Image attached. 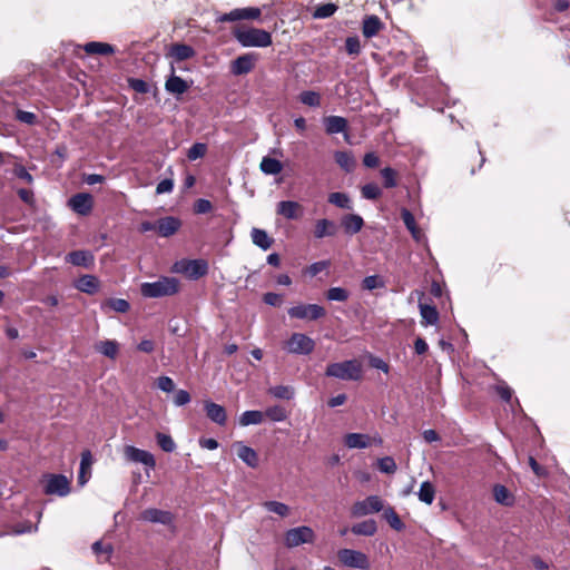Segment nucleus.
Instances as JSON below:
<instances>
[{"mask_svg":"<svg viewBox=\"0 0 570 570\" xmlns=\"http://www.w3.org/2000/svg\"><path fill=\"white\" fill-rule=\"evenodd\" d=\"M179 291V281L175 277L163 276L155 282H146L140 286L144 297L158 298L173 296Z\"/></svg>","mask_w":570,"mask_h":570,"instance_id":"f257e3e1","label":"nucleus"},{"mask_svg":"<svg viewBox=\"0 0 570 570\" xmlns=\"http://www.w3.org/2000/svg\"><path fill=\"white\" fill-rule=\"evenodd\" d=\"M325 375L343 381H358L362 377V365L357 360H347L327 365Z\"/></svg>","mask_w":570,"mask_h":570,"instance_id":"f03ea898","label":"nucleus"},{"mask_svg":"<svg viewBox=\"0 0 570 570\" xmlns=\"http://www.w3.org/2000/svg\"><path fill=\"white\" fill-rule=\"evenodd\" d=\"M235 39L244 47L265 48L272 45V36L268 31L257 28H243L234 32Z\"/></svg>","mask_w":570,"mask_h":570,"instance_id":"7ed1b4c3","label":"nucleus"},{"mask_svg":"<svg viewBox=\"0 0 570 570\" xmlns=\"http://www.w3.org/2000/svg\"><path fill=\"white\" fill-rule=\"evenodd\" d=\"M174 272L186 275L189 279L196 281L207 275L209 266L206 259H180L174 264Z\"/></svg>","mask_w":570,"mask_h":570,"instance_id":"20e7f679","label":"nucleus"},{"mask_svg":"<svg viewBox=\"0 0 570 570\" xmlns=\"http://www.w3.org/2000/svg\"><path fill=\"white\" fill-rule=\"evenodd\" d=\"M43 492L47 495L67 497L71 491L69 479L63 474L48 473L42 476Z\"/></svg>","mask_w":570,"mask_h":570,"instance_id":"39448f33","label":"nucleus"},{"mask_svg":"<svg viewBox=\"0 0 570 570\" xmlns=\"http://www.w3.org/2000/svg\"><path fill=\"white\" fill-rule=\"evenodd\" d=\"M291 318L317 321L326 315V311L318 304H298L287 311Z\"/></svg>","mask_w":570,"mask_h":570,"instance_id":"423d86ee","label":"nucleus"},{"mask_svg":"<svg viewBox=\"0 0 570 570\" xmlns=\"http://www.w3.org/2000/svg\"><path fill=\"white\" fill-rule=\"evenodd\" d=\"M315 533L312 528L301 525L286 531L284 542L287 548H295L304 543H312Z\"/></svg>","mask_w":570,"mask_h":570,"instance_id":"0eeeda50","label":"nucleus"},{"mask_svg":"<svg viewBox=\"0 0 570 570\" xmlns=\"http://www.w3.org/2000/svg\"><path fill=\"white\" fill-rule=\"evenodd\" d=\"M338 560L348 568L367 570L370 560L367 556L358 550L341 549L337 553Z\"/></svg>","mask_w":570,"mask_h":570,"instance_id":"6e6552de","label":"nucleus"},{"mask_svg":"<svg viewBox=\"0 0 570 570\" xmlns=\"http://www.w3.org/2000/svg\"><path fill=\"white\" fill-rule=\"evenodd\" d=\"M286 348L293 354L308 355L314 351L315 342L306 334L293 333L286 342Z\"/></svg>","mask_w":570,"mask_h":570,"instance_id":"1a4fd4ad","label":"nucleus"},{"mask_svg":"<svg viewBox=\"0 0 570 570\" xmlns=\"http://www.w3.org/2000/svg\"><path fill=\"white\" fill-rule=\"evenodd\" d=\"M124 456L129 462L142 464L147 471L154 470L156 466V460L153 453L134 445H126L124 448Z\"/></svg>","mask_w":570,"mask_h":570,"instance_id":"9d476101","label":"nucleus"},{"mask_svg":"<svg viewBox=\"0 0 570 570\" xmlns=\"http://www.w3.org/2000/svg\"><path fill=\"white\" fill-rule=\"evenodd\" d=\"M383 509V501L377 495H370L362 501H357L353 508L352 512L356 517L366 515L370 513L379 512Z\"/></svg>","mask_w":570,"mask_h":570,"instance_id":"9b49d317","label":"nucleus"},{"mask_svg":"<svg viewBox=\"0 0 570 570\" xmlns=\"http://www.w3.org/2000/svg\"><path fill=\"white\" fill-rule=\"evenodd\" d=\"M257 56L255 53H244L233 60L230 71L235 76H242L250 72L255 66Z\"/></svg>","mask_w":570,"mask_h":570,"instance_id":"f8f14e48","label":"nucleus"},{"mask_svg":"<svg viewBox=\"0 0 570 570\" xmlns=\"http://www.w3.org/2000/svg\"><path fill=\"white\" fill-rule=\"evenodd\" d=\"M68 204L75 213L86 216L92 209V196L87 193H79L73 195Z\"/></svg>","mask_w":570,"mask_h":570,"instance_id":"ddd939ff","label":"nucleus"},{"mask_svg":"<svg viewBox=\"0 0 570 570\" xmlns=\"http://www.w3.org/2000/svg\"><path fill=\"white\" fill-rule=\"evenodd\" d=\"M338 232V225L328 218L317 219L314 225L313 235L316 239H323L325 237H333Z\"/></svg>","mask_w":570,"mask_h":570,"instance_id":"4468645a","label":"nucleus"},{"mask_svg":"<svg viewBox=\"0 0 570 570\" xmlns=\"http://www.w3.org/2000/svg\"><path fill=\"white\" fill-rule=\"evenodd\" d=\"M276 213L286 219H298L303 214L302 206L295 200H282L277 204Z\"/></svg>","mask_w":570,"mask_h":570,"instance_id":"2eb2a0df","label":"nucleus"},{"mask_svg":"<svg viewBox=\"0 0 570 570\" xmlns=\"http://www.w3.org/2000/svg\"><path fill=\"white\" fill-rule=\"evenodd\" d=\"M181 227V220L175 216H166L157 220V233L161 237H170Z\"/></svg>","mask_w":570,"mask_h":570,"instance_id":"dca6fc26","label":"nucleus"},{"mask_svg":"<svg viewBox=\"0 0 570 570\" xmlns=\"http://www.w3.org/2000/svg\"><path fill=\"white\" fill-rule=\"evenodd\" d=\"M189 89V83L179 76L175 75V69L171 67V75L165 82V90L176 97L184 95Z\"/></svg>","mask_w":570,"mask_h":570,"instance_id":"f3484780","label":"nucleus"},{"mask_svg":"<svg viewBox=\"0 0 570 570\" xmlns=\"http://www.w3.org/2000/svg\"><path fill=\"white\" fill-rule=\"evenodd\" d=\"M364 226V219L358 214H346L341 218V227L344 233L348 236H353L362 230Z\"/></svg>","mask_w":570,"mask_h":570,"instance_id":"a211bd4d","label":"nucleus"},{"mask_svg":"<svg viewBox=\"0 0 570 570\" xmlns=\"http://www.w3.org/2000/svg\"><path fill=\"white\" fill-rule=\"evenodd\" d=\"M204 410L206 412L207 417L218 424V425H225L227 422V414L224 406L213 402V401H205L204 402Z\"/></svg>","mask_w":570,"mask_h":570,"instance_id":"6ab92c4d","label":"nucleus"},{"mask_svg":"<svg viewBox=\"0 0 570 570\" xmlns=\"http://www.w3.org/2000/svg\"><path fill=\"white\" fill-rule=\"evenodd\" d=\"M140 519L151 523L169 524L173 521V515L168 511L150 508L141 512Z\"/></svg>","mask_w":570,"mask_h":570,"instance_id":"aec40b11","label":"nucleus"},{"mask_svg":"<svg viewBox=\"0 0 570 570\" xmlns=\"http://www.w3.org/2000/svg\"><path fill=\"white\" fill-rule=\"evenodd\" d=\"M65 259L67 263H70L73 266H82L88 268L94 265L95 256L89 250H73L68 253Z\"/></svg>","mask_w":570,"mask_h":570,"instance_id":"412c9836","label":"nucleus"},{"mask_svg":"<svg viewBox=\"0 0 570 570\" xmlns=\"http://www.w3.org/2000/svg\"><path fill=\"white\" fill-rule=\"evenodd\" d=\"M383 28L384 23L377 16H366L363 20L362 33L365 38L371 39L377 36Z\"/></svg>","mask_w":570,"mask_h":570,"instance_id":"4be33fe9","label":"nucleus"},{"mask_svg":"<svg viewBox=\"0 0 570 570\" xmlns=\"http://www.w3.org/2000/svg\"><path fill=\"white\" fill-rule=\"evenodd\" d=\"M91 465H92V455L89 450H86L81 453L79 473H78V483L79 485H85L90 475H91Z\"/></svg>","mask_w":570,"mask_h":570,"instance_id":"5701e85b","label":"nucleus"},{"mask_svg":"<svg viewBox=\"0 0 570 570\" xmlns=\"http://www.w3.org/2000/svg\"><path fill=\"white\" fill-rule=\"evenodd\" d=\"M325 131L328 135H335L340 132H345L347 129V120L341 116H327L323 120Z\"/></svg>","mask_w":570,"mask_h":570,"instance_id":"b1692460","label":"nucleus"},{"mask_svg":"<svg viewBox=\"0 0 570 570\" xmlns=\"http://www.w3.org/2000/svg\"><path fill=\"white\" fill-rule=\"evenodd\" d=\"M75 287L82 293L92 295L99 289V279L94 275H82L76 281Z\"/></svg>","mask_w":570,"mask_h":570,"instance_id":"393cba45","label":"nucleus"},{"mask_svg":"<svg viewBox=\"0 0 570 570\" xmlns=\"http://www.w3.org/2000/svg\"><path fill=\"white\" fill-rule=\"evenodd\" d=\"M493 498L497 503L504 507H512L515 501L511 491L502 484H495L493 487Z\"/></svg>","mask_w":570,"mask_h":570,"instance_id":"a878e982","label":"nucleus"},{"mask_svg":"<svg viewBox=\"0 0 570 570\" xmlns=\"http://www.w3.org/2000/svg\"><path fill=\"white\" fill-rule=\"evenodd\" d=\"M344 443L348 449H366L371 444V438L363 433H348Z\"/></svg>","mask_w":570,"mask_h":570,"instance_id":"bb28decb","label":"nucleus"},{"mask_svg":"<svg viewBox=\"0 0 570 570\" xmlns=\"http://www.w3.org/2000/svg\"><path fill=\"white\" fill-rule=\"evenodd\" d=\"M336 164L345 171L352 173L355 168L356 161L351 151L337 150L334 154Z\"/></svg>","mask_w":570,"mask_h":570,"instance_id":"cd10ccee","label":"nucleus"},{"mask_svg":"<svg viewBox=\"0 0 570 570\" xmlns=\"http://www.w3.org/2000/svg\"><path fill=\"white\" fill-rule=\"evenodd\" d=\"M238 458L246 463L250 468H256L258 465V455L254 449L250 446L244 445L243 443H238Z\"/></svg>","mask_w":570,"mask_h":570,"instance_id":"c85d7f7f","label":"nucleus"},{"mask_svg":"<svg viewBox=\"0 0 570 570\" xmlns=\"http://www.w3.org/2000/svg\"><path fill=\"white\" fill-rule=\"evenodd\" d=\"M250 236L254 245L263 250L269 249L273 244V238H271L264 229L254 227L250 232Z\"/></svg>","mask_w":570,"mask_h":570,"instance_id":"c756f323","label":"nucleus"},{"mask_svg":"<svg viewBox=\"0 0 570 570\" xmlns=\"http://www.w3.org/2000/svg\"><path fill=\"white\" fill-rule=\"evenodd\" d=\"M328 203L341 208L351 210L353 208V202L346 193L335 191L328 195Z\"/></svg>","mask_w":570,"mask_h":570,"instance_id":"7c9ffc66","label":"nucleus"},{"mask_svg":"<svg viewBox=\"0 0 570 570\" xmlns=\"http://www.w3.org/2000/svg\"><path fill=\"white\" fill-rule=\"evenodd\" d=\"M83 50L89 55H111L115 48L106 42L90 41L83 46Z\"/></svg>","mask_w":570,"mask_h":570,"instance_id":"2f4dec72","label":"nucleus"},{"mask_svg":"<svg viewBox=\"0 0 570 570\" xmlns=\"http://www.w3.org/2000/svg\"><path fill=\"white\" fill-rule=\"evenodd\" d=\"M95 348L100 354L114 360L118 354L119 344L116 341L106 340L97 343Z\"/></svg>","mask_w":570,"mask_h":570,"instance_id":"473e14b6","label":"nucleus"},{"mask_svg":"<svg viewBox=\"0 0 570 570\" xmlns=\"http://www.w3.org/2000/svg\"><path fill=\"white\" fill-rule=\"evenodd\" d=\"M420 314L422 317L423 325H434L439 321V313L432 305L420 303Z\"/></svg>","mask_w":570,"mask_h":570,"instance_id":"72a5a7b5","label":"nucleus"},{"mask_svg":"<svg viewBox=\"0 0 570 570\" xmlns=\"http://www.w3.org/2000/svg\"><path fill=\"white\" fill-rule=\"evenodd\" d=\"M377 530L376 522L372 519L364 520L352 527V532L356 535H373Z\"/></svg>","mask_w":570,"mask_h":570,"instance_id":"f704fd0d","label":"nucleus"},{"mask_svg":"<svg viewBox=\"0 0 570 570\" xmlns=\"http://www.w3.org/2000/svg\"><path fill=\"white\" fill-rule=\"evenodd\" d=\"M195 55L193 47L183 43L173 45L170 48V56L178 61L191 58Z\"/></svg>","mask_w":570,"mask_h":570,"instance_id":"c9c22d12","label":"nucleus"},{"mask_svg":"<svg viewBox=\"0 0 570 570\" xmlns=\"http://www.w3.org/2000/svg\"><path fill=\"white\" fill-rule=\"evenodd\" d=\"M261 170L266 175H277L283 169V164L275 158L264 157L261 161Z\"/></svg>","mask_w":570,"mask_h":570,"instance_id":"e433bc0d","label":"nucleus"},{"mask_svg":"<svg viewBox=\"0 0 570 570\" xmlns=\"http://www.w3.org/2000/svg\"><path fill=\"white\" fill-rule=\"evenodd\" d=\"M263 419H264L263 412L257 411V410H250V411H245L244 413H242L238 422L242 426H248V425L261 424L263 422Z\"/></svg>","mask_w":570,"mask_h":570,"instance_id":"4c0bfd02","label":"nucleus"},{"mask_svg":"<svg viewBox=\"0 0 570 570\" xmlns=\"http://www.w3.org/2000/svg\"><path fill=\"white\" fill-rule=\"evenodd\" d=\"M417 497L420 501L426 504H432L435 498L434 485L430 481H424L420 487Z\"/></svg>","mask_w":570,"mask_h":570,"instance_id":"58836bf2","label":"nucleus"},{"mask_svg":"<svg viewBox=\"0 0 570 570\" xmlns=\"http://www.w3.org/2000/svg\"><path fill=\"white\" fill-rule=\"evenodd\" d=\"M299 101L308 107L317 108L321 106V95L313 90L302 91L298 96Z\"/></svg>","mask_w":570,"mask_h":570,"instance_id":"ea45409f","label":"nucleus"},{"mask_svg":"<svg viewBox=\"0 0 570 570\" xmlns=\"http://www.w3.org/2000/svg\"><path fill=\"white\" fill-rule=\"evenodd\" d=\"M268 393L279 400H292L295 395V391L288 385H275L268 390Z\"/></svg>","mask_w":570,"mask_h":570,"instance_id":"a19ab883","label":"nucleus"},{"mask_svg":"<svg viewBox=\"0 0 570 570\" xmlns=\"http://www.w3.org/2000/svg\"><path fill=\"white\" fill-rule=\"evenodd\" d=\"M350 297V292L343 287H331L326 292V298L331 302H346Z\"/></svg>","mask_w":570,"mask_h":570,"instance_id":"79ce46f5","label":"nucleus"},{"mask_svg":"<svg viewBox=\"0 0 570 570\" xmlns=\"http://www.w3.org/2000/svg\"><path fill=\"white\" fill-rule=\"evenodd\" d=\"M265 415L273 422H283L287 419V412L281 405L267 407L265 411Z\"/></svg>","mask_w":570,"mask_h":570,"instance_id":"37998d69","label":"nucleus"},{"mask_svg":"<svg viewBox=\"0 0 570 570\" xmlns=\"http://www.w3.org/2000/svg\"><path fill=\"white\" fill-rule=\"evenodd\" d=\"M337 10V6L335 3H332V2H328V3H324V4H321L318 6L314 13H313V17L315 19H326V18H330L331 16H333Z\"/></svg>","mask_w":570,"mask_h":570,"instance_id":"c03bdc74","label":"nucleus"},{"mask_svg":"<svg viewBox=\"0 0 570 570\" xmlns=\"http://www.w3.org/2000/svg\"><path fill=\"white\" fill-rule=\"evenodd\" d=\"M156 440L160 449L167 453H171L176 449V443L169 434L158 432Z\"/></svg>","mask_w":570,"mask_h":570,"instance_id":"a18cd8bd","label":"nucleus"},{"mask_svg":"<svg viewBox=\"0 0 570 570\" xmlns=\"http://www.w3.org/2000/svg\"><path fill=\"white\" fill-rule=\"evenodd\" d=\"M263 507L268 511L278 514L279 517H286L289 512L288 505L278 501H266Z\"/></svg>","mask_w":570,"mask_h":570,"instance_id":"49530a36","label":"nucleus"},{"mask_svg":"<svg viewBox=\"0 0 570 570\" xmlns=\"http://www.w3.org/2000/svg\"><path fill=\"white\" fill-rule=\"evenodd\" d=\"M361 191H362V196L365 199H370V200H374V199L379 198L382 194L381 188L375 183L365 184L362 187Z\"/></svg>","mask_w":570,"mask_h":570,"instance_id":"de8ad7c7","label":"nucleus"},{"mask_svg":"<svg viewBox=\"0 0 570 570\" xmlns=\"http://www.w3.org/2000/svg\"><path fill=\"white\" fill-rule=\"evenodd\" d=\"M377 468L382 473L386 474H393L397 469L396 463L392 456H384L379 459Z\"/></svg>","mask_w":570,"mask_h":570,"instance_id":"09e8293b","label":"nucleus"},{"mask_svg":"<svg viewBox=\"0 0 570 570\" xmlns=\"http://www.w3.org/2000/svg\"><path fill=\"white\" fill-rule=\"evenodd\" d=\"M381 176L383 178V185L385 188H394L397 185L396 181V171L391 167H385L381 170Z\"/></svg>","mask_w":570,"mask_h":570,"instance_id":"8fccbe9b","label":"nucleus"},{"mask_svg":"<svg viewBox=\"0 0 570 570\" xmlns=\"http://www.w3.org/2000/svg\"><path fill=\"white\" fill-rule=\"evenodd\" d=\"M207 150V146L203 142H195L187 153V157L189 160H196L205 156Z\"/></svg>","mask_w":570,"mask_h":570,"instance_id":"3c124183","label":"nucleus"},{"mask_svg":"<svg viewBox=\"0 0 570 570\" xmlns=\"http://www.w3.org/2000/svg\"><path fill=\"white\" fill-rule=\"evenodd\" d=\"M107 305L118 313H127L130 308L129 302L124 298H110Z\"/></svg>","mask_w":570,"mask_h":570,"instance_id":"603ef678","label":"nucleus"},{"mask_svg":"<svg viewBox=\"0 0 570 570\" xmlns=\"http://www.w3.org/2000/svg\"><path fill=\"white\" fill-rule=\"evenodd\" d=\"M16 119L20 122L33 126L38 122V117L31 111L18 109L16 111Z\"/></svg>","mask_w":570,"mask_h":570,"instance_id":"864d4df0","label":"nucleus"},{"mask_svg":"<svg viewBox=\"0 0 570 570\" xmlns=\"http://www.w3.org/2000/svg\"><path fill=\"white\" fill-rule=\"evenodd\" d=\"M128 86L139 94H147L150 90V86L148 85V82L139 78H129Z\"/></svg>","mask_w":570,"mask_h":570,"instance_id":"5fc2aeb1","label":"nucleus"},{"mask_svg":"<svg viewBox=\"0 0 570 570\" xmlns=\"http://www.w3.org/2000/svg\"><path fill=\"white\" fill-rule=\"evenodd\" d=\"M384 517H385L386 521L389 522V524L393 529L401 530L403 528V523H402L401 519L399 518L397 513L394 511V509H392V508L386 509L384 512Z\"/></svg>","mask_w":570,"mask_h":570,"instance_id":"6e6d98bb","label":"nucleus"},{"mask_svg":"<svg viewBox=\"0 0 570 570\" xmlns=\"http://www.w3.org/2000/svg\"><path fill=\"white\" fill-rule=\"evenodd\" d=\"M346 52L351 56H357L361 52V42L358 37H347L345 40Z\"/></svg>","mask_w":570,"mask_h":570,"instance_id":"4d7b16f0","label":"nucleus"},{"mask_svg":"<svg viewBox=\"0 0 570 570\" xmlns=\"http://www.w3.org/2000/svg\"><path fill=\"white\" fill-rule=\"evenodd\" d=\"M383 285H384L383 282L381 281V278L377 275L366 276L362 282L363 288H365L367 291H373L377 287H382Z\"/></svg>","mask_w":570,"mask_h":570,"instance_id":"13d9d810","label":"nucleus"},{"mask_svg":"<svg viewBox=\"0 0 570 570\" xmlns=\"http://www.w3.org/2000/svg\"><path fill=\"white\" fill-rule=\"evenodd\" d=\"M92 550L97 556L105 554L106 560L112 554L114 548L111 544H104L101 541H96L92 544Z\"/></svg>","mask_w":570,"mask_h":570,"instance_id":"bf43d9fd","label":"nucleus"},{"mask_svg":"<svg viewBox=\"0 0 570 570\" xmlns=\"http://www.w3.org/2000/svg\"><path fill=\"white\" fill-rule=\"evenodd\" d=\"M212 209V203L205 198H199L194 204V212L198 215L209 213Z\"/></svg>","mask_w":570,"mask_h":570,"instance_id":"052dcab7","label":"nucleus"},{"mask_svg":"<svg viewBox=\"0 0 570 570\" xmlns=\"http://www.w3.org/2000/svg\"><path fill=\"white\" fill-rule=\"evenodd\" d=\"M157 386L159 390L166 393H170L175 390V383L169 376H159L157 379Z\"/></svg>","mask_w":570,"mask_h":570,"instance_id":"680f3d73","label":"nucleus"},{"mask_svg":"<svg viewBox=\"0 0 570 570\" xmlns=\"http://www.w3.org/2000/svg\"><path fill=\"white\" fill-rule=\"evenodd\" d=\"M173 189H174V180L170 178H165L157 184L156 194L161 195V194L171 193Z\"/></svg>","mask_w":570,"mask_h":570,"instance_id":"e2e57ef3","label":"nucleus"},{"mask_svg":"<svg viewBox=\"0 0 570 570\" xmlns=\"http://www.w3.org/2000/svg\"><path fill=\"white\" fill-rule=\"evenodd\" d=\"M242 9H234L230 12L224 13L218 18V21L222 22H230V21H238L243 20Z\"/></svg>","mask_w":570,"mask_h":570,"instance_id":"0e129e2a","label":"nucleus"},{"mask_svg":"<svg viewBox=\"0 0 570 570\" xmlns=\"http://www.w3.org/2000/svg\"><path fill=\"white\" fill-rule=\"evenodd\" d=\"M190 402V394L186 390H178L174 397L176 406H184Z\"/></svg>","mask_w":570,"mask_h":570,"instance_id":"69168bd1","label":"nucleus"},{"mask_svg":"<svg viewBox=\"0 0 570 570\" xmlns=\"http://www.w3.org/2000/svg\"><path fill=\"white\" fill-rule=\"evenodd\" d=\"M401 217L407 230L416 226L414 215L407 208L401 209Z\"/></svg>","mask_w":570,"mask_h":570,"instance_id":"338daca9","label":"nucleus"},{"mask_svg":"<svg viewBox=\"0 0 570 570\" xmlns=\"http://www.w3.org/2000/svg\"><path fill=\"white\" fill-rule=\"evenodd\" d=\"M328 265H330V262H327V261L315 262L312 265H309V267L307 268V273L309 274V276L314 277L317 274H320L321 272H323L324 269H326L328 267Z\"/></svg>","mask_w":570,"mask_h":570,"instance_id":"774afa93","label":"nucleus"}]
</instances>
